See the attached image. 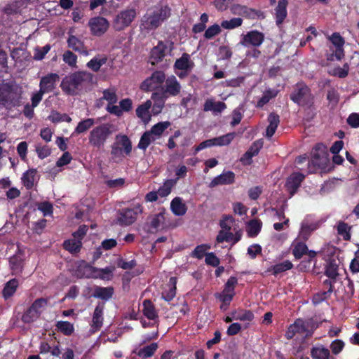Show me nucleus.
Wrapping results in <instances>:
<instances>
[{
	"label": "nucleus",
	"instance_id": "nucleus-1",
	"mask_svg": "<svg viewBox=\"0 0 359 359\" xmlns=\"http://www.w3.org/2000/svg\"><path fill=\"white\" fill-rule=\"evenodd\" d=\"M94 77L91 72L79 70L66 75L60 83V87L67 95H79L81 90L86 89L88 86L93 83Z\"/></svg>",
	"mask_w": 359,
	"mask_h": 359
},
{
	"label": "nucleus",
	"instance_id": "nucleus-2",
	"mask_svg": "<svg viewBox=\"0 0 359 359\" xmlns=\"http://www.w3.org/2000/svg\"><path fill=\"white\" fill-rule=\"evenodd\" d=\"M171 13V8L168 4H160L151 7L143 15L140 20V28L146 31L156 29L170 17Z\"/></svg>",
	"mask_w": 359,
	"mask_h": 359
},
{
	"label": "nucleus",
	"instance_id": "nucleus-3",
	"mask_svg": "<svg viewBox=\"0 0 359 359\" xmlns=\"http://www.w3.org/2000/svg\"><path fill=\"white\" fill-rule=\"evenodd\" d=\"M116 127L111 123H102L94 126L89 133L88 141L93 148H104L107 140L116 131Z\"/></svg>",
	"mask_w": 359,
	"mask_h": 359
},
{
	"label": "nucleus",
	"instance_id": "nucleus-4",
	"mask_svg": "<svg viewBox=\"0 0 359 359\" xmlns=\"http://www.w3.org/2000/svg\"><path fill=\"white\" fill-rule=\"evenodd\" d=\"M318 327L319 324L313 318H297L288 327L285 336L286 339H291L296 334H300L303 335V339H310Z\"/></svg>",
	"mask_w": 359,
	"mask_h": 359
},
{
	"label": "nucleus",
	"instance_id": "nucleus-5",
	"mask_svg": "<svg viewBox=\"0 0 359 359\" xmlns=\"http://www.w3.org/2000/svg\"><path fill=\"white\" fill-rule=\"evenodd\" d=\"M22 102V92L11 83L0 84V104L5 107H18Z\"/></svg>",
	"mask_w": 359,
	"mask_h": 359
},
{
	"label": "nucleus",
	"instance_id": "nucleus-6",
	"mask_svg": "<svg viewBox=\"0 0 359 359\" xmlns=\"http://www.w3.org/2000/svg\"><path fill=\"white\" fill-rule=\"evenodd\" d=\"M110 155L114 161H121L126 156L131 155L133 149L132 142L129 137L123 133L115 136V141L110 146Z\"/></svg>",
	"mask_w": 359,
	"mask_h": 359
},
{
	"label": "nucleus",
	"instance_id": "nucleus-7",
	"mask_svg": "<svg viewBox=\"0 0 359 359\" xmlns=\"http://www.w3.org/2000/svg\"><path fill=\"white\" fill-rule=\"evenodd\" d=\"M48 304V299H46V297H39V299L34 300L30 306L22 313L21 316L22 321L25 324H30V323L36 321L41 317Z\"/></svg>",
	"mask_w": 359,
	"mask_h": 359
},
{
	"label": "nucleus",
	"instance_id": "nucleus-8",
	"mask_svg": "<svg viewBox=\"0 0 359 359\" xmlns=\"http://www.w3.org/2000/svg\"><path fill=\"white\" fill-rule=\"evenodd\" d=\"M332 42L330 47V53H326V60L328 61L341 60L345 56L344 44L345 39L338 32H334L328 36Z\"/></svg>",
	"mask_w": 359,
	"mask_h": 359
},
{
	"label": "nucleus",
	"instance_id": "nucleus-9",
	"mask_svg": "<svg viewBox=\"0 0 359 359\" xmlns=\"http://www.w3.org/2000/svg\"><path fill=\"white\" fill-rule=\"evenodd\" d=\"M290 99L298 105L305 107L313 104V96L309 87L303 83H297V87L290 95Z\"/></svg>",
	"mask_w": 359,
	"mask_h": 359
},
{
	"label": "nucleus",
	"instance_id": "nucleus-10",
	"mask_svg": "<svg viewBox=\"0 0 359 359\" xmlns=\"http://www.w3.org/2000/svg\"><path fill=\"white\" fill-rule=\"evenodd\" d=\"M137 15V11L133 7L123 9L114 18L113 26L116 31H123L130 26Z\"/></svg>",
	"mask_w": 359,
	"mask_h": 359
},
{
	"label": "nucleus",
	"instance_id": "nucleus-11",
	"mask_svg": "<svg viewBox=\"0 0 359 359\" xmlns=\"http://www.w3.org/2000/svg\"><path fill=\"white\" fill-rule=\"evenodd\" d=\"M292 246V254L296 260H300L304 255L308 256L306 260L302 261L300 266L304 265V263L311 264L318 255L317 251L309 250L304 241H293Z\"/></svg>",
	"mask_w": 359,
	"mask_h": 359
},
{
	"label": "nucleus",
	"instance_id": "nucleus-12",
	"mask_svg": "<svg viewBox=\"0 0 359 359\" xmlns=\"http://www.w3.org/2000/svg\"><path fill=\"white\" fill-rule=\"evenodd\" d=\"M235 136V133H229L224 135L218 136L217 137L207 139L206 140L202 141L199 145L195 147L194 153L196 154L198 151H201V149L208 148V147L229 145Z\"/></svg>",
	"mask_w": 359,
	"mask_h": 359
},
{
	"label": "nucleus",
	"instance_id": "nucleus-13",
	"mask_svg": "<svg viewBox=\"0 0 359 359\" xmlns=\"http://www.w3.org/2000/svg\"><path fill=\"white\" fill-rule=\"evenodd\" d=\"M264 39V33L258 30H251L242 36L240 43L245 48H249V46L257 48L262 44Z\"/></svg>",
	"mask_w": 359,
	"mask_h": 359
},
{
	"label": "nucleus",
	"instance_id": "nucleus-14",
	"mask_svg": "<svg viewBox=\"0 0 359 359\" xmlns=\"http://www.w3.org/2000/svg\"><path fill=\"white\" fill-rule=\"evenodd\" d=\"M168 51V43L163 41H158L156 46H154L150 51L149 62L151 65H157L163 60Z\"/></svg>",
	"mask_w": 359,
	"mask_h": 359
},
{
	"label": "nucleus",
	"instance_id": "nucleus-15",
	"mask_svg": "<svg viewBox=\"0 0 359 359\" xmlns=\"http://www.w3.org/2000/svg\"><path fill=\"white\" fill-rule=\"evenodd\" d=\"M88 25L90 29L91 34L93 36H98L105 34L109 26L107 19L102 18V16H95L90 18Z\"/></svg>",
	"mask_w": 359,
	"mask_h": 359
},
{
	"label": "nucleus",
	"instance_id": "nucleus-16",
	"mask_svg": "<svg viewBox=\"0 0 359 359\" xmlns=\"http://www.w3.org/2000/svg\"><path fill=\"white\" fill-rule=\"evenodd\" d=\"M165 80V75L163 72L156 70L153 72L150 77L145 79L141 84V89L144 90H152L157 89Z\"/></svg>",
	"mask_w": 359,
	"mask_h": 359
},
{
	"label": "nucleus",
	"instance_id": "nucleus-17",
	"mask_svg": "<svg viewBox=\"0 0 359 359\" xmlns=\"http://www.w3.org/2000/svg\"><path fill=\"white\" fill-rule=\"evenodd\" d=\"M142 208L140 205L134 207L133 208H124L119 212L118 222L122 225H130L133 224L137 219V215L141 212Z\"/></svg>",
	"mask_w": 359,
	"mask_h": 359
},
{
	"label": "nucleus",
	"instance_id": "nucleus-18",
	"mask_svg": "<svg viewBox=\"0 0 359 359\" xmlns=\"http://www.w3.org/2000/svg\"><path fill=\"white\" fill-rule=\"evenodd\" d=\"M304 178L305 175L302 172H293L287 177L285 187L290 196L297 192Z\"/></svg>",
	"mask_w": 359,
	"mask_h": 359
},
{
	"label": "nucleus",
	"instance_id": "nucleus-19",
	"mask_svg": "<svg viewBox=\"0 0 359 359\" xmlns=\"http://www.w3.org/2000/svg\"><path fill=\"white\" fill-rule=\"evenodd\" d=\"M60 80L57 73H48L43 76L39 83V87L41 88L43 94L52 92L54 90L57 82Z\"/></svg>",
	"mask_w": 359,
	"mask_h": 359
},
{
	"label": "nucleus",
	"instance_id": "nucleus-20",
	"mask_svg": "<svg viewBox=\"0 0 359 359\" xmlns=\"http://www.w3.org/2000/svg\"><path fill=\"white\" fill-rule=\"evenodd\" d=\"M235 181V174L231 170L222 172L212 180L209 184V187H215L218 185L232 184Z\"/></svg>",
	"mask_w": 359,
	"mask_h": 359
},
{
	"label": "nucleus",
	"instance_id": "nucleus-21",
	"mask_svg": "<svg viewBox=\"0 0 359 359\" xmlns=\"http://www.w3.org/2000/svg\"><path fill=\"white\" fill-rule=\"evenodd\" d=\"M236 321L245 322V327H248L250 322L255 319V314L250 309H233V316Z\"/></svg>",
	"mask_w": 359,
	"mask_h": 359
},
{
	"label": "nucleus",
	"instance_id": "nucleus-22",
	"mask_svg": "<svg viewBox=\"0 0 359 359\" xmlns=\"http://www.w3.org/2000/svg\"><path fill=\"white\" fill-rule=\"evenodd\" d=\"M326 147L323 143H318L311 151L312 163L314 165L320 166L325 161Z\"/></svg>",
	"mask_w": 359,
	"mask_h": 359
},
{
	"label": "nucleus",
	"instance_id": "nucleus-23",
	"mask_svg": "<svg viewBox=\"0 0 359 359\" xmlns=\"http://www.w3.org/2000/svg\"><path fill=\"white\" fill-rule=\"evenodd\" d=\"M232 13L252 19H255L256 17L262 16L263 15L260 11H256V9L250 8V7H248L246 6H240V4H237V6L232 7Z\"/></svg>",
	"mask_w": 359,
	"mask_h": 359
},
{
	"label": "nucleus",
	"instance_id": "nucleus-24",
	"mask_svg": "<svg viewBox=\"0 0 359 359\" xmlns=\"http://www.w3.org/2000/svg\"><path fill=\"white\" fill-rule=\"evenodd\" d=\"M194 67V62L191 60V55L187 53H182V56L177 59L174 64L175 69L189 71Z\"/></svg>",
	"mask_w": 359,
	"mask_h": 359
},
{
	"label": "nucleus",
	"instance_id": "nucleus-25",
	"mask_svg": "<svg viewBox=\"0 0 359 359\" xmlns=\"http://www.w3.org/2000/svg\"><path fill=\"white\" fill-rule=\"evenodd\" d=\"M324 273L336 283L339 276V262L334 257H330L326 262Z\"/></svg>",
	"mask_w": 359,
	"mask_h": 359
},
{
	"label": "nucleus",
	"instance_id": "nucleus-26",
	"mask_svg": "<svg viewBox=\"0 0 359 359\" xmlns=\"http://www.w3.org/2000/svg\"><path fill=\"white\" fill-rule=\"evenodd\" d=\"M181 90V86L177 81V79L174 75H172L170 77H168L165 79V99L168 97L169 95H179Z\"/></svg>",
	"mask_w": 359,
	"mask_h": 359
},
{
	"label": "nucleus",
	"instance_id": "nucleus-27",
	"mask_svg": "<svg viewBox=\"0 0 359 359\" xmlns=\"http://www.w3.org/2000/svg\"><path fill=\"white\" fill-rule=\"evenodd\" d=\"M177 292V278L171 277L168 285L161 293L163 299L170 302L176 296Z\"/></svg>",
	"mask_w": 359,
	"mask_h": 359
},
{
	"label": "nucleus",
	"instance_id": "nucleus-28",
	"mask_svg": "<svg viewBox=\"0 0 359 359\" xmlns=\"http://www.w3.org/2000/svg\"><path fill=\"white\" fill-rule=\"evenodd\" d=\"M104 309V304H98L94 309L91 327L96 331H97V330H100L103 325Z\"/></svg>",
	"mask_w": 359,
	"mask_h": 359
},
{
	"label": "nucleus",
	"instance_id": "nucleus-29",
	"mask_svg": "<svg viewBox=\"0 0 359 359\" xmlns=\"http://www.w3.org/2000/svg\"><path fill=\"white\" fill-rule=\"evenodd\" d=\"M268 122L269 125L266 128L265 135L267 138H271L280 124V116L276 113L269 114L268 116Z\"/></svg>",
	"mask_w": 359,
	"mask_h": 359
},
{
	"label": "nucleus",
	"instance_id": "nucleus-30",
	"mask_svg": "<svg viewBox=\"0 0 359 359\" xmlns=\"http://www.w3.org/2000/svg\"><path fill=\"white\" fill-rule=\"evenodd\" d=\"M158 348V343H151L142 348H135V351H133V353L141 358H149V357L154 355Z\"/></svg>",
	"mask_w": 359,
	"mask_h": 359
},
{
	"label": "nucleus",
	"instance_id": "nucleus-31",
	"mask_svg": "<svg viewBox=\"0 0 359 359\" xmlns=\"http://www.w3.org/2000/svg\"><path fill=\"white\" fill-rule=\"evenodd\" d=\"M67 43L69 48L82 54H88L86 47L83 41L80 40L74 35H70L67 38Z\"/></svg>",
	"mask_w": 359,
	"mask_h": 359
},
{
	"label": "nucleus",
	"instance_id": "nucleus-32",
	"mask_svg": "<svg viewBox=\"0 0 359 359\" xmlns=\"http://www.w3.org/2000/svg\"><path fill=\"white\" fill-rule=\"evenodd\" d=\"M114 289L113 287H96L94 288L93 297L102 300H109L113 297Z\"/></svg>",
	"mask_w": 359,
	"mask_h": 359
},
{
	"label": "nucleus",
	"instance_id": "nucleus-33",
	"mask_svg": "<svg viewBox=\"0 0 359 359\" xmlns=\"http://www.w3.org/2000/svg\"><path fill=\"white\" fill-rule=\"evenodd\" d=\"M143 313L149 320L158 321V316L154 304L150 299H144L143 302Z\"/></svg>",
	"mask_w": 359,
	"mask_h": 359
},
{
	"label": "nucleus",
	"instance_id": "nucleus-34",
	"mask_svg": "<svg viewBox=\"0 0 359 359\" xmlns=\"http://www.w3.org/2000/svg\"><path fill=\"white\" fill-rule=\"evenodd\" d=\"M226 107V104L222 101H214L212 99H207L203 105L205 111L222 112Z\"/></svg>",
	"mask_w": 359,
	"mask_h": 359
},
{
	"label": "nucleus",
	"instance_id": "nucleus-35",
	"mask_svg": "<svg viewBox=\"0 0 359 359\" xmlns=\"http://www.w3.org/2000/svg\"><path fill=\"white\" fill-rule=\"evenodd\" d=\"M287 4L288 1L285 0H280L278 3L276 8V21L278 25L283 23L284 20L287 15Z\"/></svg>",
	"mask_w": 359,
	"mask_h": 359
},
{
	"label": "nucleus",
	"instance_id": "nucleus-36",
	"mask_svg": "<svg viewBox=\"0 0 359 359\" xmlns=\"http://www.w3.org/2000/svg\"><path fill=\"white\" fill-rule=\"evenodd\" d=\"M311 356L313 359H329L330 351L323 345L313 346L310 351Z\"/></svg>",
	"mask_w": 359,
	"mask_h": 359
},
{
	"label": "nucleus",
	"instance_id": "nucleus-37",
	"mask_svg": "<svg viewBox=\"0 0 359 359\" xmlns=\"http://www.w3.org/2000/svg\"><path fill=\"white\" fill-rule=\"evenodd\" d=\"M171 211L176 215H184L187 212V206L180 197H175L170 204Z\"/></svg>",
	"mask_w": 359,
	"mask_h": 359
},
{
	"label": "nucleus",
	"instance_id": "nucleus-38",
	"mask_svg": "<svg viewBox=\"0 0 359 359\" xmlns=\"http://www.w3.org/2000/svg\"><path fill=\"white\" fill-rule=\"evenodd\" d=\"M36 173V169H29L23 173L21 180L22 184L27 188V189H32V188L34 187Z\"/></svg>",
	"mask_w": 359,
	"mask_h": 359
},
{
	"label": "nucleus",
	"instance_id": "nucleus-39",
	"mask_svg": "<svg viewBox=\"0 0 359 359\" xmlns=\"http://www.w3.org/2000/svg\"><path fill=\"white\" fill-rule=\"evenodd\" d=\"M99 271L97 268L85 263L83 265L79 266L77 269V275L80 278H96L95 271Z\"/></svg>",
	"mask_w": 359,
	"mask_h": 359
},
{
	"label": "nucleus",
	"instance_id": "nucleus-40",
	"mask_svg": "<svg viewBox=\"0 0 359 359\" xmlns=\"http://www.w3.org/2000/svg\"><path fill=\"white\" fill-rule=\"evenodd\" d=\"M18 280L17 279H11L6 283L2 291L3 297L8 299L13 297L15 294L18 287Z\"/></svg>",
	"mask_w": 359,
	"mask_h": 359
},
{
	"label": "nucleus",
	"instance_id": "nucleus-41",
	"mask_svg": "<svg viewBox=\"0 0 359 359\" xmlns=\"http://www.w3.org/2000/svg\"><path fill=\"white\" fill-rule=\"evenodd\" d=\"M82 245V242L81 241H77V238H75L66 240L63 243L65 250L69 251L72 254L78 253Z\"/></svg>",
	"mask_w": 359,
	"mask_h": 359
},
{
	"label": "nucleus",
	"instance_id": "nucleus-42",
	"mask_svg": "<svg viewBox=\"0 0 359 359\" xmlns=\"http://www.w3.org/2000/svg\"><path fill=\"white\" fill-rule=\"evenodd\" d=\"M294 264L290 260H285L283 262L278 263V264L272 266L269 268V271H271L274 276L278 275V273H283V271L290 270L293 268Z\"/></svg>",
	"mask_w": 359,
	"mask_h": 359
},
{
	"label": "nucleus",
	"instance_id": "nucleus-43",
	"mask_svg": "<svg viewBox=\"0 0 359 359\" xmlns=\"http://www.w3.org/2000/svg\"><path fill=\"white\" fill-rule=\"evenodd\" d=\"M262 221L259 220V219H252V220L250 221L248 224V235L250 237L257 236L262 229Z\"/></svg>",
	"mask_w": 359,
	"mask_h": 359
},
{
	"label": "nucleus",
	"instance_id": "nucleus-44",
	"mask_svg": "<svg viewBox=\"0 0 359 359\" xmlns=\"http://www.w3.org/2000/svg\"><path fill=\"white\" fill-rule=\"evenodd\" d=\"M57 331L61 332L65 336H71L74 332V324L69 321H57L55 323Z\"/></svg>",
	"mask_w": 359,
	"mask_h": 359
},
{
	"label": "nucleus",
	"instance_id": "nucleus-45",
	"mask_svg": "<svg viewBox=\"0 0 359 359\" xmlns=\"http://www.w3.org/2000/svg\"><path fill=\"white\" fill-rule=\"evenodd\" d=\"M95 120L93 118L82 119V121H80L79 122L76 128H74V133H84V132H86L88 129L91 128V127L93 126Z\"/></svg>",
	"mask_w": 359,
	"mask_h": 359
},
{
	"label": "nucleus",
	"instance_id": "nucleus-46",
	"mask_svg": "<svg viewBox=\"0 0 359 359\" xmlns=\"http://www.w3.org/2000/svg\"><path fill=\"white\" fill-rule=\"evenodd\" d=\"M151 102L148 100L144 103L140 104L136 109V115L142 119H149V109H151Z\"/></svg>",
	"mask_w": 359,
	"mask_h": 359
},
{
	"label": "nucleus",
	"instance_id": "nucleus-47",
	"mask_svg": "<svg viewBox=\"0 0 359 359\" xmlns=\"http://www.w3.org/2000/svg\"><path fill=\"white\" fill-rule=\"evenodd\" d=\"M165 221V213L161 212L158 214L153 215L150 217L149 227L154 231H158L161 224H163Z\"/></svg>",
	"mask_w": 359,
	"mask_h": 359
},
{
	"label": "nucleus",
	"instance_id": "nucleus-48",
	"mask_svg": "<svg viewBox=\"0 0 359 359\" xmlns=\"http://www.w3.org/2000/svg\"><path fill=\"white\" fill-rule=\"evenodd\" d=\"M154 140H156V138L152 136L151 129L148 131H144L139 141L137 147L142 149H146Z\"/></svg>",
	"mask_w": 359,
	"mask_h": 359
},
{
	"label": "nucleus",
	"instance_id": "nucleus-49",
	"mask_svg": "<svg viewBox=\"0 0 359 359\" xmlns=\"http://www.w3.org/2000/svg\"><path fill=\"white\" fill-rule=\"evenodd\" d=\"M48 118L53 122L54 123H57V122H71L72 118L69 116L67 114H62L60 113V111H53L49 114Z\"/></svg>",
	"mask_w": 359,
	"mask_h": 359
},
{
	"label": "nucleus",
	"instance_id": "nucleus-50",
	"mask_svg": "<svg viewBox=\"0 0 359 359\" xmlns=\"http://www.w3.org/2000/svg\"><path fill=\"white\" fill-rule=\"evenodd\" d=\"M102 97L101 100H105L108 102V104H116L118 101V95L116 90L114 88H108L103 90Z\"/></svg>",
	"mask_w": 359,
	"mask_h": 359
},
{
	"label": "nucleus",
	"instance_id": "nucleus-51",
	"mask_svg": "<svg viewBox=\"0 0 359 359\" xmlns=\"http://www.w3.org/2000/svg\"><path fill=\"white\" fill-rule=\"evenodd\" d=\"M9 264L13 273H20L23 269L22 259L17 255L11 257Z\"/></svg>",
	"mask_w": 359,
	"mask_h": 359
},
{
	"label": "nucleus",
	"instance_id": "nucleus-52",
	"mask_svg": "<svg viewBox=\"0 0 359 359\" xmlns=\"http://www.w3.org/2000/svg\"><path fill=\"white\" fill-rule=\"evenodd\" d=\"M338 233L343 236L344 241H350L351 238V226L345 222H340L337 226Z\"/></svg>",
	"mask_w": 359,
	"mask_h": 359
},
{
	"label": "nucleus",
	"instance_id": "nucleus-53",
	"mask_svg": "<svg viewBox=\"0 0 359 359\" xmlns=\"http://www.w3.org/2000/svg\"><path fill=\"white\" fill-rule=\"evenodd\" d=\"M170 121H161L151 126V135L160 137L163 135L164 130L170 126Z\"/></svg>",
	"mask_w": 359,
	"mask_h": 359
},
{
	"label": "nucleus",
	"instance_id": "nucleus-54",
	"mask_svg": "<svg viewBox=\"0 0 359 359\" xmlns=\"http://www.w3.org/2000/svg\"><path fill=\"white\" fill-rule=\"evenodd\" d=\"M243 19L240 18H233L229 20H223L221 22V26L224 29H235L238 28L243 24Z\"/></svg>",
	"mask_w": 359,
	"mask_h": 359
},
{
	"label": "nucleus",
	"instance_id": "nucleus-55",
	"mask_svg": "<svg viewBox=\"0 0 359 359\" xmlns=\"http://www.w3.org/2000/svg\"><path fill=\"white\" fill-rule=\"evenodd\" d=\"M175 182L172 180H168L163 183V186L159 187L158 189V194L161 197H166V196L170 194L172 191V187L175 184Z\"/></svg>",
	"mask_w": 359,
	"mask_h": 359
},
{
	"label": "nucleus",
	"instance_id": "nucleus-56",
	"mask_svg": "<svg viewBox=\"0 0 359 359\" xmlns=\"http://www.w3.org/2000/svg\"><path fill=\"white\" fill-rule=\"evenodd\" d=\"M51 48V46L48 43L43 47H36L34 50V60H41L45 57L46 55L48 53Z\"/></svg>",
	"mask_w": 359,
	"mask_h": 359
},
{
	"label": "nucleus",
	"instance_id": "nucleus-57",
	"mask_svg": "<svg viewBox=\"0 0 359 359\" xmlns=\"http://www.w3.org/2000/svg\"><path fill=\"white\" fill-rule=\"evenodd\" d=\"M210 248L209 245H199L196 246L191 252V256L197 259H202L205 255L206 256L207 250Z\"/></svg>",
	"mask_w": 359,
	"mask_h": 359
},
{
	"label": "nucleus",
	"instance_id": "nucleus-58",
	"mask_svg": "<svg viewBox=\"0 0 359 359\" xmlns=\"http://www.w3.org/2000/svg\"><path fill=\"white\" fill-rule=\"evenodd\" d=\"M221 27L222 26H219V24H213V25L209 26V27L205 31L204 38L208 39L214 38L217 34L221 33Z\"/></svg>",
	"mask_w": 359,
	"mask_h": 359
},
{
	"label": "nucleus",
	"instance_id": "nucleus-59",
	"mask_svg": "<svg viewBox=\"0 0 359 359\" xmlns=\"http://www.w3.org/2000/svg\"><path fill=\"white\" fill-rule=\"evenodd\" d=\"M234 295L235 294H230V292H226V287H224L220 294H216V297L222 302H224L226 305L229 306Z\"/></svg>",
	"mask_w": 359,
	"mask_h": 359
},
{
	"label": "nucleus",
	"instance_id": "nucleus-60",
	"mask_svg": "<svg viewBox=\"0 0 359 359\" xmlns=\"http://www.w3.org/2000/svg\"><path fill=\"white\" fill-rule=\"evenodd\" d=\"M39 211L42 212L43 215H50L53 212V204L49 201L40 202L37 205Z\"/></svg>",
	"mask_w": 359,
	"mask_h": 359
},
{
	"label": "nucleus",
	"instance_id": "nucleus-61",
	"mask_svg": "<svg viewBox=\"0 0 359 359\" xmlns=\"http://www.w3.org/2000/svg\"><path fill=\"white\" fill-rule=\"evenodd\" d=\"M349 73V65L348 62L343 64L342 67H335L333 70V75L337 76L339 78H346Z\"/></svg>",
	"mask_w": 359,
	"mask_h": 359
},
{
	"label": "nucleus",
	"instance_id": "nucleus-62",
	"mask_svg": "<svg viewBox=\"0 0 359 359\" xmlns=\"http://www.w3.org/2000/svg\"><path fill=\"white\" fill-rule=\"evenodd\" d=\"M137 262L135 259L126 261L123 258H118L117 260V266L118 268H122L124 270H131V269L135 268Z\"/></svg>",
	"mask_w": 359,
	"mask_h": 359
},
{
	"label": "nucleus",
	"instance_id": "nucleus-63",
	"mask_svg": "<svg viewBox=\"0 0 359 359\" xmlns=\"http://www.w3.org/2000/svg\"><path fill=\"white\" fill-rule=\"evenodd\" d=\"M78 57L75 53L71 52V50H66L63 53V60L65 63H67L70 66H76L77 62Z\"/></svg>",
	"mask_w": 359,
	"mask_h": 359
},
{
	"label": "nucleus",
	"instance_id": "nucleus-64",
	"mask_svg": "<svg viewBox=\"0 0 359 359\" xmlns=\"http://www.w3.org/2000/svg\"><path fill=\"white\" fill-rule=\"evenodd\" d=\"M105 62V59L99 60L97 59V57H93L92 60H89L88 62H87V67H89L95 72H97V71H99L101 66L103 65V64Z\"/></svg>",
	"mask_w": 359,
	"mask_h": 359
}]
</instances>
